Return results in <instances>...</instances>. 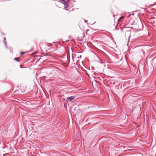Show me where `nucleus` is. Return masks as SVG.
Masks as SVG:
<instances>
[{"label":"nucleus","instance_id":"obj_6","mask_svg":"<svg viewBox=\"0 0 156 156\" xmlns=\"http://www.w3.org/2000/svg\"><path fill=\"white\" fill-rule=\"evenodd\" d=\"M117 26H116L115 27V29H117Z\"/></svg>","mask_w":156,"mask_h":156},{"label":"nucleus","instance_id":"obj_7","mask_svg":"<svg viewBox=\"0 0 156 156\" xmlns=\"http://www.w3.org/2000/svg\"><path fill=\"white\" fill-rule=\"evenodd\" d=\"M85 22H87L86 20H85Z\"/></svg>","mask_w":156,"mask_h":156},{"label":"nucleus","instance_id":"obj_2","mask_svg":"<svg viewBox=\"0 0 156 156\" xmlns=\"http://www.w3.org/2000/svg\"><path fill=\"white\" fill-rule=\"evenodd\" d=\"M123 18V16H121L119 18L118 20V21H119L121 20Z\"/></svg>","mask_w":156,"mask_h":156},{"label":"nucleus","instance_id":"obj_4","mask_svg":"<svg viewBox=\"0 0 156 156\" xmlns=\"http://www.w3.org/2000/svg\"><path fill=\"white\" fill-rule=\"evenodd\" d=\"M52 45V44H49L48 45L50 46H51Z\"/></svg>","mask_w":156,"mask_h":156},{"label":"nucleus","instance_id":"obj_1","mask_svg":"<svg viewBox=\"0 0 156 156\" xmlns=\"http://www.w3.org/2000/svg\"><path fill=\"white\" fill-rule=\"evenodd\" d=\"M75 98V97L74 96H71L67 98V100L69 101H71L73 100Z\"/></svg>","mask_w":156,"mask_h":156},{"label":"nucleus","instance_id":"obj_5","mask_svg":"<svg viewBox=\"0 0 156 156\" xmlns=\"http://www.w3.org/2000/svg\"><path fill=\"white\" fill-rule=\"evenodd\" d=\"M23 54H24V52H21V54L22 55H23Z\"/></svg>","mask_w":156,"mask_h":156},{"label":"nucleus","instance_id":"obj_3","mask_svg":"<svg viewBox=\"0 0 156 156\" xmlns=\"http://www.w3.org/2000/svg\"><path fill=\"white\" fill-rule=\"evenodd\" d=\"M18 58H15L14 59L16 60L17 62H19V61L18 60Z\"/></svg>","mask_w":156,"mask_h":156}]
</instances>
